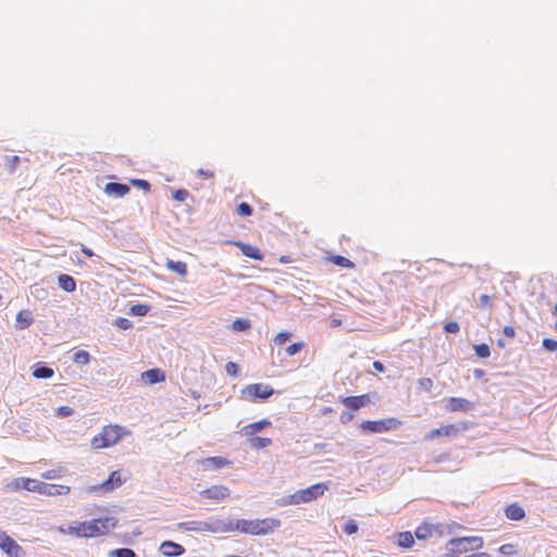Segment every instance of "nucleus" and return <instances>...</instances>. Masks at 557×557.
Returning <instances> with one entry per match:
<instances>
[{"instance_id":"obj_20","label":"nucleus","mask_w":557,"mask_h":557,"mask_svg":"<svg viewBox=\"0 0 557 557\" xmlns=\"http://www.w3.org/2000/svg\"><path fill=\"white\" fill-rule=\"evenodd\" d=\"M104 191L110 196L123 197L129 193V187L121 183H108L104 186Z\"/></svg>"},{"instance_id":"obj_14","label":"nucleus","mask_w":557,"mask_h":557,"mask_svg":"<svg viewBox=\"0 0 557 557\" xmlns=\"http://www.w3.org/2000/svg\"><path fill=\"white\" fill-rule=\"evenodd\" d=\"M231 465V461L224 457L215 456L203 458L199 460V466L202 471H214L227 467Z\"/></svg>"},{"instance_id":"obj_5","label":"nucleus","mask_w":557,"mask_h":557,"mask_svg":"<svg viewBox=\"0 0 557 557\" xmlns=\"http://www.w3.org/2000/svg\"><path fill=\"white\" fill-rule=\"evenodd\" d=\"M404 421L396 417H387L379 420H364L360 423V430L369 434H380L396 431L401 428Z\"/></svg>"},{"instance_id":"obj_35","label":"nucleus","mask_w":557,"mask_h":557,"mask_svg":"<svg viewBox=\"0 0 557 557\" xmlns=\"http://www.w3.org/2000/svg\"><path fill=\"white\" fill-rule=\"evenodd\" d=\"M236 212L242 216H250L252 214V208L247 202H240L236 208Z\"/></svg>"},{"instance_id":"obj_58","label":"nucleus","mask_w":557,"mask_h":557,"mask_svg":"<svg viewBox=\"0 0 557 557\" xmlns=\"http://www.w3.org/2000/svg\"><path fill=\"white\" fill-rule=\"evenodd\" d=\"M280 262L281 263H288V262H290V258L288 256H282L280 258Z\"/></svg>"},{"instance_id":"obj_17","label":"nucleus","mask_w":557,"mask_h":557,"mask_svg":"<svg viewBox=\"0 0 557 557\" xmlns=\"http://www.w3.org/2000/svg\"><path fill=\"white\" fill-rule=\"evenodd\" d=\"M160 552L165 557H177L185 553V548L175 542L165 541L160 545Z\"/></svg>"},{"instance_id":"obj_10","label":"nucleus","mask_w":557,"mask_h":557,"mask_svg":"<svg viewBox=\"0 0 557 557\" xmlns=\"http://www.w3.org/2000/svg\"><path fill=\"white\" fill-rule=\"evenodd\" d=\"M177 527L181 530L198 532V533H201V532L216 533V532L224 531V528H222V525L219 521H214V522L187 521V522L178 523Z\"/></svg>"},{"instance_id":"obj_9","label":"nucleus","mask_w":557,"mask_h":557,"mask_svg":"<svg viewBox=\"0 0 557 557\" xmlns=\"http://www.w3.org/2000/svg\"><path fill=\"white\" fill-rule=\"evenodd\" d=\"M127 480V475H123L122 470L111 472L109 478L100 484L90 487L94 493H109L120 487Z\"/></svg>"},{"instance_id":"obj_31","label":"nucleus","mask_w":557,"mask_h":557,"mask_svg":"<svg viewBox=\"0 0 557 557\" xmlns=\"http://www.w3.org/2000/svg\"><path fill=\"white\" fill-rule=\"evenodd\" d=\"M272 441L268 437H253L250 440V446L255 449H262L271 445Z\"/></svg>"},{"instance_id":"obj_45","label":"nucleus","mask_w":557,"mask_h":557,"mask_svg":"<svg viewBox=\"0 0 557 557\" xmlns=\"http://www.w3.org/2000/svg\"><path fill=\"white\" fill-rule=\"evenodd\" d=\"M131 184L136 186V187H139L141 189H144L145 191H149L150 190V183L145 181V180H140V178H134L131 181Z\"/></svg>"},{"instance_id":"obj_37","label":"nucleus","mask_w":557,"mask_h":557,"mask_svg":"<svg viewBox=\"0 0 557 557\" xmlns=\"http://www.w3.org/2000/svg\"><path fill=\"white\" fill-rule=\"evenodd\" d=\"M62 473H63V470L61 468H59V469H51V470H48V471L44 472L41 474V478L46 479V480H53V479L61 478Z\"/></svg>"},{"instance_id":"obj_8","label":"nucleus","mask_w":557,"mask_h":557,"mask_svg":"<svg viewBox=\"0 0 557 557\" xmlns=\"http://www.w3.org/2000/svg\"><path fill=\"white\" fill-rule=\"evenodd\" d=\"M273 394L274 389L270 385L262 383L249 384L242 389V396L248 401L264 400Z\"/></svg>"},{"instance_id":"obj_24","label":"nucleus","mask_w":557,"mask_h":557,"mask_svg":"<svg viewBox=\"0 0 557 557\" xmlns=\"http://www.w3.org/2000/svg\"><path fill=\"white\" fill-rule=\"evenodd\" d=\"M165 267L168 270L175 272L181 277H186V275L188 273L187 264L184 261H173V260L169 259L165 263Z\"/></svg>"},{"instance_id":"obj_13","label":"nucleus","mask_w":557,"mask_h":557,"mask_svg":"<svg viewBox=\"0 0 557 557\" xmlns=\"http://www.w3.org/2000/svg\"><path fill=\"white\" fill-rule=\"evenodd\" d=\"M200 496L213 502H221L230 496V490L224 485H212L201 491Z\"/></svg>"},{"instance_id":"obj_51","label":"nucleus","mask_w":557,"mask_h":557,"mask_svg":"<svg viewBox=\"0 0 557 557\" xmlns=\"http://www.w3.org/2000/svg\"><path fill=\"white\" fill-rule=\"evenodd\" d=\"M116 325L122 330H127L132 326V322L128 319L120 318L116 320Z\"/></svg>"},{"instance_id":"obj_36","label":"nucleus","mask_w":557,"mask_h":557,"mask_svg":"<svg viewBox=\"0 0 557 557\" xmlns=\"http://www.w3.org/2000/svg\"><path fill=\"white\" fill-rule=\"evenodd\" d=\"M474 350L480 358H487L491 355V350L487 344L475 345Z\"/></svg>"},{"instance_id":"obj_22","label":"nucleus","mask_w":557,"mask_h":557,"mask_svg":"<svg viewBox=\"0 0 557 557\" xmlns=\"http://www.w3.org/2000/svg\"><path fill=\"white\" fill-rule=\"evenodd\" d=\"M34 322L33 314L29 310L24 309L16 314V329L25 330Z\"/></svg>"},{"instance_id":"obj_25","label":"nucleus","mask_w":557,"mask_h":557,"mask_svg":"<svg viewBox=\"0 0 557 557\" xmlns=\"http://www.w3.org/2000/svg\"><path fill=\"white\" fill-rule=\"evenodd\" d=\"M58 283H59V286L64 290V292H67V293H72L75 290L76 288V282L75 280L69 275V274H61L59 277H58Z\"/></svg>"},{"instance_id":"obj_49","label":"nucleus","mask_w":557,"mask_h":557,"mask_svg":"<svg viewBox=\"0 0 557 557\" xmlns=\"http://www.w3.org/2000/svg\"><path fill=\"white\" fill-rule=\"evenodd\" d=\"M355 418L354 416V412L352 411H343L339 416V421L343 423V424H346L348 422H350L352 419Z\"/></svg>"},{"instance_id":"obj_21","label":"nucleus","mask_w":557,"mask_h":557,"mask_svg":"<svg viewBox=\"0 0 557 557\" xmlns=\"http://www.w3.org/2000/svg\"><path fill=\"white\" fill-rule=\"evenodd\" d=\"M16 488H24L29 492H36L40 494L41 481H37L34 479H20L15 482Z\"/></svg>"},{"instance_id":"obj_27","label":"nucleus","mask_w":557,"mask_h":557,"mask_svg":"<svg viewBox=\"0 0 557 557\" xmlns=\"http://www.w3.org/2000/svg\"><path fill=\"white\" fill-rule=\"evenodd\" d=\"M341 403L350 411H358L361 407L356 396H347L341 399Z\"/></svg>"},{"instance_id":"obj_42","label":"nucleus","mask_w":557,"mask_h":557,"mask_svg":"<svg viewBox=\"0 0 557 557\" xmlns=\"http://www.w3.org/2000/svg\"><path fill=\"white\" fill-rule=\"evenodd\" d=\"M343 531L348 534V535H352L355 533H357L358 531V525L356 523V521L354 520H349L347 521L344 527H343Z\"/></svg>"},{"instance_id":"obj_18","label":"nucleus","mask_w":557,"mask_h":557,"mask_svg":"<svg viewBox=\"0 0 557 557\" xmlns=\"http://www.w3.org/2000/svg\"><path fill=\"white\" fill-rule=\"evenodd\" d=\"M141 380L148 384H156L165 381V373L161 369L154 368L141 373Z\"/></svg>"},{"instance_id":"obj_38","label":"nucleus","mask_w":557,"mask_h":557,"mask_svg":"<svg viewBox=\"0 0 557 557\" xmlns=\"http://www.w3.org/2000/svg\"><path fill=\"white\" fill-rule=\"evenodd\" d=\"M89 354L85 350H79L74 355V361L81 364H87L89 362Z\"/></svg>"},{"instance_id":"obj_1","label":"nucleus","mask_w":557,"mask_h":557,"mask_svg":"<svg viewBox=\"0 0 557 557\" xmlns=\"http://www.w3.org/2000/svg\"><path fill=\"white\" fill-rule=\"evenodd\" d=\"M117 524L114 517L91 519L89 521L75 522L71 525L59 527L61 534L75 537H99L109 534Z\"/></svg>"},{"instance_id":"obj_2","label":"nucleus","mask_w":557,"mask_h":557,"mask_svg":"<svg viewBox=\"0 0 557 557\" xmlns=\"http://www.w3.org/2000/svg\"><path fill=\"white\" fill-rule=\"evenodd\" d=\"M484 541L481 536H461L449 540L445 545L442 557H491L488 553L479 552Z\"/></svg>"},{"instance_id":"obj_61","label":"nucleus","mask_w":557,"mask_h":557,"mask_svg":"<svg viewBox=\"0 0 557 557\" xmlns=\"http://www.w3.org/2000/svg\"><path fill=\"white\" fill-rule=\"evenodd\" d=\"M555 313L557 314V304H556V306H555Z\"/></svg>"},{"instance_id":"obj_23","label":"nucleus","mask_w":557,"mask_h":557,"mask_svg":"<svg viewBox=\"0 0 557 557\" xmlns=\"http://www.w3.org/2000/svg\"><path fill=\"white\" fill-rule=\"evenodd\" d=\"M270 425H271V421H269L268 419H262L260 421H257V422H253V423H250V424L244 426L243 432L247 436H252L256 433L260 432L261 430H263L264 428H268Z\"/></svg>"},{"instance_id":"obj_3","label":"nucleus","mask_w":557,"mask_h":557,"mask_svg":"<svg viewBox=\"0 0 557 557\" xmlns=\"http://www.w3.org/2000/svg\"><path fill=\"white\" fill-rule=\"evenodd\" d=\"M281 527V521L276 518L264 519H237L228 527L224 528V532H240L255 536L269 535Z\"/></svg>"},{"instance_id":"obj_54","label":"nucleus","mask_w":557,"mask_h":557,"mask_svg":"<svg viewBox=\"0 0 557 557\" xmlns=\"http://www.w3.org/2000/svg\"><path fill=\"white\" fill-rule=\"evenodd\" d=\"M480 304L482 307H487L491 304V297L488 295H481L480 296Z\"/></svg>"},{"instance_id":"obj_28","label":"nucleus","mask_w":557,"mask_h":557,"mask_svg":"<svg viewBox=\"0 0 557 557\" xmlns=\"http://www.w3.org/2000/svg\"><path fill=\"white\" fill-rule=\"evenodd\" d=\"M330 261L335 264V265H338L341 268H346V269H352L355 267V263L352 261H350L348 258L346 257H343V256H332L330 258Z\"/></svg>"},{"instance_id":"obj_46","label":"nucleus","mask_w":557,"mask_h":557,"mask_svg":"<svg viewBox=\"0 0 557 557\" xmlns=\"http://www.w3.org/2000/svg\"><path fill=\"white\" fill-rule=\"evenodd\" d=\"M188 196H189V194L186 189H177L173 194V198L181 202L185 201Z\"/></svg>"},{"instance_id":"obj_40","label":"nucleus","mask_w":557,"mask_h":557,"mask_svg":"<svg viewBox=\"0 0 557 557\" xmlns=\"http://www.w3.org/2000/svg\"><path fill=\"white\" fill-rule=\"evenodd\" d=\"M18 163H20L18 156H9L5 159V166L10 172H13L16 169Z\"/></svg>"},{"instance_id":"obj_56","label":"nucleus","mask_w":557,"mask_h":557,"mask_svg":"<svg viewBox=\"0 0 557 557\" xmlns=\"http://www.w3.org/2000/svg\"><path fill=\"white\" fill-rule=\"evenodd\" d=\"M373 368L379 372H384V370H385V367L381 361H374Z\"/></svg>"},{"instance_id":"obj_6","label":"nucleus","mask_w":557,"mask_h":557,"mask_svg":"<svg viewBox=\"0 0 557 557\" xmlns=\"http://www.w3.org/2000/svg\"><path fill=\"white\" fill-rule=\"evenodd\" d=\"M470 428V423L467 421H460L456 423H449L442 425L437 429H433L424 435L425 441H433L440 437H456L460 433L467 431Z\"/></svg>"},{"instance_id":"obj_4","label":"nucleus","mask_w":557,"mask_h":557,"mask_svg":"<svg viewBox=\"0 0 557 557\" xmlns=\"http://www.w3.org/2000/svg\"><path fill=\"white\" fill-rule=\"evenodd\" d=\"M128 434H131V432L119 424H108L91 438L90 445L97 450L108 448L115 445L123 436Z\"/></svg>"},{"instance_id":"obj_12","label":"nucleus","mask_w":557,"mask_h":557,"mask_svg":"<svg viewBox=\"0 0 557 557\" xmlns=\"http://www.w3.org/2000/svg\"><path fill=\"white\" fill-rule=\"evenodd\" d=\"M474 407L473 401L462 397H449L445 404V409L449 412H469Z\"/></svg>"},{"instance_id":"obj_34","label":"nucleus","mask_w":557,"mask_h":557,"mask_svg":"<svg viewBox=\"0 0 557 557\" xmlns=\"http://www.w3.org/2000/svg\"><path fill=\"white\" fill-rule=\"evenodd\" d=\"M150 307L144 304H136L131 307V313L133 315L144 317L148 313Z\"/></svg>"},{"instance_id":"obj_44","label":"nucleus","mask_w":557,"mask_h":557,"mask_svg":"<svg viewBox=\"0 0 557 557\" xmlns=\"http://www.w3.org/2000/svg\"><path fill=\"white\" fill-rule=\"evenodd\" d=\"M302 348H304V343H301V342L293 343L292 345H289L286 348V354L289 356H294L297 352H299Z\"/></svg>"},{"instance_id":"obj_52","label":"nucleus","mask_w":557,"mask_h":557,"mask_svg":"<svg viewBox=\"0 0 557 557\" xmlns=\"http://www.w3.org/2000/svg\"><path fill=\"white\" fill-rule=\"evenodd\" d=\"M419 384L421 387L425 388L426 391L431 389L432 386H433V381L429 377H425V379H421L419 381Z\"/></svg>"},{"instance_id":"obj_62","label":"nucleus","mask_w":557,"mask_h":557,"mask_svg":"<svg viewBox=\"0 0 557 557\" xmlns=\"http://www.w3.org/2000/svg\"><path fill=\"white\" fill-rule=\"evenodd\" d=\"M556 330H557V321H556Z\"/></svg>"},{"instance_id":"obj_59","label":"nucleus","mask_w":557,"mask_h":557,"mask_svg":"<svg viewBox=\"0 0 557 557\" xmlns=\"http://www.w3.org/2000/svg\"><path fill=\"white\" fill-rule=\"evenodd\" d=\"M416 535H417L418 539L424 537V534H420V529H417Z\"/></svg>"},{"instance_id":"obj_53","label":"nucleus","mask_w":557,"mask_h":557,"mask_svg":"<svg viewBox=\"0 0 557 557\" xmlns=\"http://www.w3.org/2000/svg\"><path fill=\"white\" fill-rule=\"evenodd\" d=\"M198 175L203 177V178H212L214 176V172L211 171V170L199 169L198 170Z\"/></svg>"},{"instance_id":"obj_15","label":"nucleus","mask_w":557,"mask_h":557,"mask_svg":"<svg viewBox=\"0 0 557 557\" xmlns=\"http://www.w3.org/2000/svg\"><path fill=\"white\" fill-rule=\"evenodd\" d=\"M232 244L238 247L245 257L257 261L263 260V253L257 246L237 240L232 242Z\"/></svg>"},{"instance_id":"obj_11","label":"nucleus","mask_w":557,"mask_h":557,"mask_svg":"<svg viewBox=\"0 0 557 557\" xmlns=\"http://www.w3.org/2000/svg\"><path fill=\"white\" fill-rule=\"evenodd\" d=\"M0 549L8 557H22L24 549L4 531H0Z\"/></svg>"},{"instance_id":"obj_48","label":"nucleus","mask_w":557,"mask_h":557,"mask_svg":"<svg viewBox=\"0 0 557 557\" xmlns=\"http://www.w3.org/2000/svg\"><path fill=\"white\" fill-rule=\"evenodd\" d=\"M444 330L445 332L447 333H458L459 330H460V326L457 322L455 321H450V322H447L445 325H444Z\"/></svg>"},{"instance_id":"obj_30","label":"nucleus","mask_w":557,"mask_h":557,"mask_svg":"<svg viewBox=\"0 0 557 557\" xmlns=\"http://www.w3.org/2000/svg\"><path fill=\"white\" fill-rule=\"evenodd\" d=\"M498 552L502 554V555H505L507 557H511V556H515L519 553V549H518V546L516 544H512V543H507V544H503L499 548H498Z\"/></svg>"},{"instance_id":"obj_55","label":"nucleus","mask_w":557,"mask_h":557,"mask_svg":"<svg viewBox=\"0 0 557 557\" xmlns=\"http://www.w3.org/2000/svg\"><path fill=\"white\" fill-rule=\"evenodd\" d=\"M504 334L507 336V337H515L516 335V332H515V329L510 325H507L504 327Z\"/></svg>"},{"instance_id":"obj_33","label":"nucleus","mask_w":557,"mask_h":557,"mask_svg":"<svg viewBox=\"0 0 557 557\" xmlns=\"http://www.w3.org/2000/svg\"><path fill=\"white\" fill-rule=\"evenodd\" d=\"M110 557H136V554L131 548H117L109 553Z\"/></svg>"},{"instance_id":"obj_60","label":"nucleus","mask_w":557,"mask_h":557,"mask_svg":"<svg viewBox=\"0 0 557 557\" xmlns=\"http://www.w3.org/2000/svg\"><path fill=\"white\" fill-rule=\"evenodd\" d=\"M332 411H333V409H332V408H330V407H327V408H325V409L323 410V412H324V413H330V412H332Z\"/></svg>"},{"instance_id":"obj_43","label":"nucleus","mask_w":557,"mask_h":557,"mask_svg":"<svg viewBox=\"0 0 557 557\" xmlns=\"http://www.w3.org/2000/svg\"><path fill=\"white\" fill-rule=\"evenodd\" d=\"M225 370H226V373L233 377H236L239 373V368H238L237 363L232 362V361L226 363Z\"/></svg>"},{"instance_id":"obj_7","label":"nucleus","mask_w":557,"mask_h":557,"mask_svg":"<svg viewBox=\"0 0 557 557\" xmlns=\"http://www.w3.org/2000/svg\"><path fill=\"white\" fill-rule=\"evenodd\" d=\"M327 490L324 483L313 484L307 488L296 491L292 494L286 504L298 505L300 503H309L322 496Z\"/></svg>"},{"instance_id":"obj_47","label":"nucleus","mask_w":557,"mask_h":557,"mask_svg":"<svg viewBox=\"0 0 557 557\" xmlns=\"http://www.w3.org/2000/svg\"><path fill=\"white\" fill-rule=\"evenodd\" d=\"M543 346L549 351H556L557 350V341L553 339V338H544Z\"/></svg>"},{"instance_id":"obj_29","label":"nucleus","mask_w":557,"mask_h":557,"mask_svg":"<svg viewBox=\"0 0 557 557\" xmlns=\"http://www.w3.org/2000/svg\"><path fill=\"white\" fill-rule=\"evenodd\" d=\"M53 374H54L53 369H51L49 367H37L33 371V375L36 379H49V377L53 376Z\"/></svg>"},{"instance_id":"obj_32","label":"nucleus","mask_w":557,"mask_h":557,"mask_svg":"<svg viewBox=\"0 0 557 557\" xmlns=\"http://www.w3.org/2000/svg\"><path fill=\"white\" fill-rule=\"evenodd\" d=\"M251 326L250 321L248 319H236L232 323V329L236 332L246 331Z\"/></svg>"},{"instance_id":"obj_39","label":"nucleus","mask_w":557,"mask_h":557,"mask_svg":"<svg viewBox=\"0 0 557 557\" xmlns=\"http://www.w3.org/2000/svg\"><path fill=\"white\" fill-rule=\"evenodd\" d=\"M372 396L375 397L376 393H367V394H362V395H357L356 397L358 398L359 405L362 408L372 403Z\"/></svg>"},{"instance_id":"obj_50","label":"nucleus","mask_w":557,"mask_h":557,"mask_svg":"<svg viewBox=\"0 0 557 557\" xmlns=\"http://www.w3.org/2000/svg\"><path fill=\"white\" fill-rule=\"evenodd\" d=\"M57 412H58V416H60V417H69L74 412V410H73V408H71L69 406H61L57 409Z\"/></svg>"},{"instance_id":"obj_57","label":"nucleus","mask_w":557,"mask_h":557,"mask_svg":"<svg viewBox=\"0 0 557 557\" xmlns=\"http://www.w3.org/2000/svg\"><path fill=\"white\" fill-rule=\"evenodd\" d=\"M82 252H83L85 256H87V257H92V255H94V253H92V251H91L89 248H87V247H83V248H82Z\"/></svg>"},{"instance_id":"obj_41","label":"nucleus","mask_w":557,"mask_h":557,"mask_svg":"<svg viewBox=\"0 0 557 557\" xmlns=\"http://www.w3.org/2000/svg\"><path fill=\"white\" fill-rule=\"evenodd\" d=\"M292 337V334L289 332H280L274 337V343L277 346L284 345L289 338Z\"/></svg>"},{"instance_id":"obj_16","label":"nucleus","mask_w":557,"mask_h":557,"mask_svg":"<svg viewBox=\"0 0 557 557\" xmlns=\"http://www.w3.org/2000/svg\"><path fill=\"white\" fill-rule=\"evenodd\" d=\"M70 493V486L62 484H50L41 482L40 494L47 496L66 495Z\"/></svg>"},{"instance_id":"obj_26","label":"nucleus","mask_w":557,"mask_h":557,"mask_svg":"<svg viewBox=\"0 0 557 557\" xmlns=\"http://www.w3.org/2000/svg\"><path fill=\"white\" fill-rule=\"evenodd\" d=\"M397 544L404 548H410L414 544L412 534L408 531L400 532L397 536Z\"/></svg>"},{"instance_id":"obj_19","label":"nucleus","mask_w":557,"mask_h":557,"mask_svg":"<svg viewBox=\"0 0 557 557\" xmlns=\"http://www.w3.org/2000/svg\"><path fill=\"white\" fill-rule=\"evenodd\" d=\"M504 511L509 520L521 521L525 518V511L518 503L509 504Z\"/></svg>"}]
</instances>
